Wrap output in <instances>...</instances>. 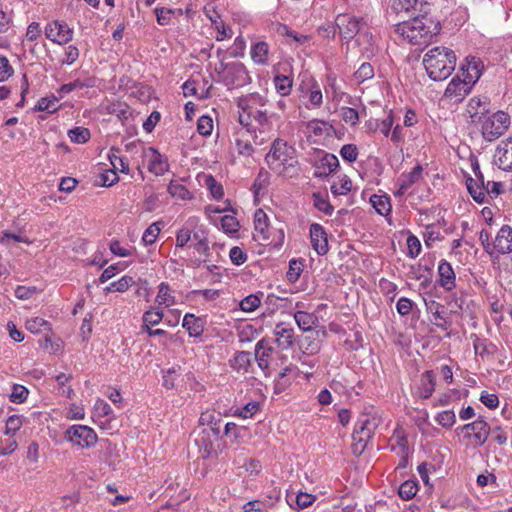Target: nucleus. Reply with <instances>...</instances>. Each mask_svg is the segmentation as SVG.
<instances>
[{"label": "nucleus", "mask_w": 512, "mask_h": 512, "mask_svg": "<svg viewBox=\"0 0 512 512\" xmlns=\"http://www.w3.org/2000/svg\"><path fill=\"white\" fill-rule=\"evenodd\" d=\"M312 198L313 205L318 211L329 216L333 214L334 207L331 205L326 195H323L320 192H315L312 194Z\"/></svg>", "instance_id": "obj_34"}, {"label": "nucleus", "mask_w": 512, "mask_h": 512, "mask_svg": "<svg viewBox=\"0 0 512 512\" xmlns=\"http://www.w3.org/2000/svg\"><path fill=\"white\" fill-rule=\"evenodd\" d=\"M340 155L344 160L354 162L358 157V149L354 144H345L340 150Z\"/></svg>", "instance_id": "obj_59"}, {"label": "nucleus", "mask_w": 512, "mask_h": 512, "mask_svg": "<svg viewBox=\"0 0 512 512\" xmlns=\"http://www.w3.org/2000/svg\"><path fill=\"white\" fill-rule=\"evenodd\" d=\"M436 378L432 370L421 374L419 384L416 387L415 395L422 399H428L435 391Z\"/></svg>", "instance_id": "obj_22"}, {"label": "nucleus", "mask_w": 512, "mask_h": 512, "mask_svg": "<svg viewBox=\"0 0 512 512\" xmlns=\"http://www.w3.org/2000/svg\"><path fill=\"white\" fill-rule=\"evenodd\" d=\"M436 422L444 428H451L456 422V415L452 410H445L437 414Z\"/></svg>", "instance_id": "obj_46"}, {"label": "nucleus", "mask_w": 512, "mask_h": 512, "mask_svg": "<svg viewBox=\"0 0 512 512\" xmlns=\"http://www.w3.org/2000/svg\"><path fill=\"white\" fill-rule=\"evenodd\" d=\"M417 491L418 483L413 480H407L400 485L398 494L401 499L408 501L416 496Z\"/></svg>", "instance_id": "obj_38"}, {"label": "nucleus", "mask_w": 512, "mask_h": 512, "mask_svg": "<svg viewBox=\"0 0 512 512\" xmlns=\"http://www.w3.org/2000/svg\"><path fill=\"white\" fill-rule=\"evenodd\" d=\"M267 99L259 93H250L240 97L237 106L242 111H248L253 117L266 110Z\"/></svg>", "instance_id": "obj_12"}, {"label": "nucleus", "mask_w": 512, "mask_h": 512, "mask_svg": "<svg viewBox=\"0 0 512 512\" xmlns=\"http://www.w3.org/2000/svg\"><path fill=\"white\" fill-rule=\"evenodd\" d=\"M144 158L148 161L149 172L156 176L164 175L169 170L167 158L161 155L155 148L150 147L144 151Z\"/></svg>", "instance_id": "obj_13"}, {"label": "nucleus", "mask_w": 512, "mask_h": 512, "mask_svg": "<svg viewBox=\"0 0 512 512\" xmlns=\"http://www.w3.org/2000/svg\"><path fill=\"white\" fill-rule=\"evenodd\" d=\"M205 185L209 189L213 198L220 199L223 197V187L215 180V178L212 175L205 176Z\"/></svg>", "instance_id": "obj_49"}, {"label": "nucleus", "mask_w": 512, "mask_h": 512, "mask_svg": "<svg viewBox=\"0 0 512 512\" xmlns=\"http://www.w3.org/2000/svg\"><path fill=\"white\" fill-rule=\"evenodd\" d=\"M274 84L278 93L282 96H287L291 92L293 80L289 76L276 75L274 77Z\"/></svg>", "instance_id": "obj_39"}, {"label": "nucleus", "mask_w": 512, "mask_h": 512, "mask_svg": "<svg viewBox=\"0 0 512 512\" xmlns=\"http://www.w3.org/2000/svg\"><path fill=\"white\" fill-rule=\"evenodd\" d=\"M418 0H394L392 4V10L395 13L410 12L416 10Z\"/></svg>", "instance_id": "obj_50"}, {"label": "nucleus", "mask_w": 512, "mask_h": 512, "mask_svg": "<svg viewBox=\"0 0 512 512\" xmlns=\"http://www.w3.org/2000/svg\"><path fill=\"white\" fill-rule=\"evenodd\" d=\"M261 303V298L258 294H250L242 299L239 303L240 309L244 312H253Z\"/></svg>", "instance_id": "obj_43"}, {"label": "nucleus", "mask_w": 512, "mask_h": 512, "mask_svg": "<svg viewBox=\"0 0 512 512\" xmlns=\"http://www.w3.org/2000/svg\"><path fill=\"white\" fill-rule=\"evenodd\" d=\"M218 434L219 430L213 427L204 428L200 432L195 442L199 447V452L201 453L202 458H210L213 455V453H215L213 440L211 439V436H214V438L216 439L218 437Z\"/></svg>", "instance_id": "obj_14"}, {"label": "nucleus", "mask_w": 512, "mask_h": 512, "mask_svg": "<svg viewBox=\"0 0 512 512\" xmlns=\"http://www.w3.org/2000/svg\"><path fill=\"white\" fill-rule=\"evenodd\" d=\"M65 438L81 448H90L97 442L95 431L85 425H73L65 433Z\"/></svg>", "instance_id": "obj_9"}, {"label": "nucleus", "mask_w": 512, "mask_h": 512, "mask_svg": "<svg viewBox=\"0 0 512 512\" xmlns=\"http://www.w3.org/2000/svg\"><path fill=\"white\" fill-rule=\"evenodd\" d=\"M379 424L380 419L374 415L364 414L358 418L352 434L354 454L361 455L364 452Z\"/></svg>", "instance_id": "obj_5"}, {"label": "nucleus", "mask_w": 512, "mask_h": 512, "mask_svg": "<svg viewBox=\"0 0 512 512\" xmlns=\"http://www.w3.org/2000/svg\"><path fill=\"white\" fill-rule=\"evenodd\" d=\"M119 153H120L119 148L112 147L110 149L108 157L111 162V165L115 171L119 170L123 173H128L129 172L128 161L125 158L121 157L119 155Z\"/></svg>", "instance_id": "obj_32"}, {"label": "nucleus", "mask_w": 512, "mask_h": 512, "mask_svg": "<svg viewBox=\"0 0 512 512\" xmlns=\"http://www.w3.org/2000/svg\"><path fill=\"white\" fill-rule=\"evenodd\" d=\"M192 239V231L189 227L181 228L176 234V247L183 248Z\"/></svg>", "instance_id": "obj_62"}, {"label": "nucleus", "mask_w": 512, "mask_h": 512, "mask_svg": "<svg viewBox=\"0 0 512 512\" xmlns=\"http://www.w3.org/2000/svg\"><path fill=\"white\" fill-rule=\"evenodd\" d=\"M70 140L74 143L83 144L90 139V131L85 127H75L68 131Z\"/></svg>", "instance_id": "obj_42"}, {"label": "nucleus", "mask_w": 512, "mask_h": 512, "mask_svg": "<svg viewBox=\"0 0 512 512\" xmlns=\"http://www.w3.org/2000/svg\"><path fill=\"white\" fill-rule=\"evenodd\" d=\"M438 284L443 289L451 291L456 287V276L452 265L442 259L438 265Z\"/></svg>", "instance_id": "obj_20"}, {"label": "nucleus", "mask_w": 512, "mask_h": 512, "mask_svg": "<svg viewBox=\"0 0 512 512\" xmlns=\"http://www.w3.org/2000/svg\"><path fill=\"white\" fill-rule=\"evenodd\" d=\"M168 192L172 197H177L182 200L190 199L192 197L190 191L184 185L174 182L169 184Z\"/></svg>", "instance_id": "obj_47"}, {"label": "nucleus", "mask_w": 512, "mask_h": 512, "mask_svg": "<svg viewBox=\"0 0 512 512\" xmlns=\"http://www.w3.org/2000/svg\"><path fill=\"white\" fill-rule=\"evenodd\" d=\"M466 185L468 192L470 193L474 201H476L479 204H482L486 201L485 187H482L479 184H477V181H474L473 178H468L466 180Z\"/></svg>", "instance_id": "obj_35"}, {"label": "nucleus", "mask_w": 512, "mask_h": 512, "mask_svg": "<svg viewBox=\"0 0 512 512\" xmlns=\"http://www.w3.org/2000/svg\"><path fill=\"white\" fill-rule=\"evenodd\" d=\"M495 163L502 170H512V136L497 147Z\"/></svg>", "instance_id": "obj_19"}, {"label": "nucleus", "mask_w": 512, "mask_h": 512, "mask_svg": "<svg viewBox=\"0 0 512 512\" xmlns=\"http://www.w3.org/2000/svg\"><path fill=\"white\" fill-rule=\"evenodd\" d=\"M472 85L465 78L455 76L448 84L445 90V97L461 101L468 93H470Z\"/></svg>", "instance_id": "obj_16"}, {"label": "nucleus", "mask_w": 512, "mask_h": 512, "mask_svg": "<svg viewBox=\"0 0 512 512\" xmlns=\"http://www.w3.org/2000/svg\"><path fill=\"white\" fill-rule=\"evenodd\" d=\"M221 226L226 233H235L239 229L238 221L231 215H225L222 217Z\"/></svg>", "instance_id": "obj_61"}, {"label": "nucleus", "mask_w": 512, "mask_h": 512, "mask_svg": "<svg viewBox=\"0 0 512 512\" xmlns=\"http://www.w3.org/2000/svg\"><path fill=\"white\" fill-rule=\"evenodd\" d=\"M466 62V65L461 66L462 76L473 86L480 78L484 65L476 57L467 58Z\"/></svg>", "instance_id": "obj_21"}, {"label": "nucleus", "mask_w": 512, "mask_h": 512, "mask_svg": "<svg viewBox=\"0 0 512 512\" xmlns=\"http://www.w3.org/2000/svg\"><path fill=\"white\" fill-rule=\"evenodd\" d=\"M94 85H95L94 78H86L84 80L76 79L70 83L61 85L60 88L57 90V93L59 95V98H63L66 94H69L70 92H72L74 90L91 88Z\"/></svg>", "instance_id": "obj_27"}, {"label": "nucleus", "mask_w": 512, "mask_h": 512, "mask_svg": "<svg viewBox=\"0 0 512 512\" xmlns=\"http://www.w3.org/2000/svg\"><path fill=\"white\" fill-rule=\"evenodd\" d=\"M259 403L256 401H251L247 403L244 407L239 408L235 411V415L242 417L244 419L251 418L256 412L259 411Z\"/></svg>", "instance_id": "obj_54"}, {"label": "nucleus", "mask_w": 512, "mask_h": 512, "mask_svg": "<svg viewBox=\"0 0 512 512\" xmlns=\"http://www.w3.org/2000/svg\"><path fill=\"white\" fill-rule=\"evenodd\" d=\"M235 368L238 370L247 371L251 363V354L246 351H240L234 358Z\"/></svg>", "instance_id": "obj_56"}, {"label": "nucleus", "mask_w": 512, "mask_h": 512, "mask_svg": "<svg viewBox=\"0 0 512 512\" xmlns=\"http://www.w3.org/2000/svg\"><path fill=\"white\" fill-rule=\"evenodd\" d=\"M272 351L273 349L271 347L265 346V341L263 339L258 341L255 346V359L259 368L266 376L270 375L269 358L271 357Z\"/></svg>", "instance_id": "obj_24"}, {"label": "nucleus", "mask_w": 512, "mask_h": 512, "mask_svg": "<svg viewBox=\"0 0 512 512\" xmlns=\"http://www.w3.org/2000/svg\"><path fill=\"white\" fill-rule=\"evenodd\" d=\"M472 337L475 354L482 360L493 358L497 352V346L486 338H480L477 335H472Z\"/></svg>", "instance_id": "obj_23"}, {"label": "nucleus", "mask_w": 512, "mask_h": 512, "mask_svg": "<svg viewBox=\"0 0 512 512\" xmlns=\"http://www.w3.org/2000/svg\"><path fill=\"white\" fill-rule=\"evenodd\" d=\"M161 222L152 223L143 233L142 243L145 246L152 245L156 242L161 231Z\"/></svg>", "instance_id": "obj_41"}, {"label": "nucleus", "mask_w": 512, "mask_h": 512, "mask_svg": "<svg viewBox=\"0 0 512 512\" xmlns=\"http://www.w3.org/2000/svg\"><path fill=\"white\" fill-rule=\"evenodd\" d=\"M229 257L231 262L237 266L244 264L247 260V254L238 246L230 249Z\"/></svg>", "instance_id": "obj_63"}, {"label": "nucleus", "mask_w": 512, "mask_h": 512, "mask_svg": "<svg viewBox=\"0 0 512 512\" xmlns=\"http://www.w3.org/2000/svg\"><path fill=\"white\" fill-rule=\"evenodd\" d=\"M460 429L465 433V437L473 438L475 446L484 445L490 434V426L481 417L471 423L463 425Z\"/></svg>", "instance_id": "obj_10"}, {"label": "nucleus", "mask_w": 512, "mask_h": 512, "mask_svg": "<svg viewBox=\"0 0 512 512\" xmlns=\"http://www.w3.org/2000/svg\"><path fill=\"white\" fill-rule=\"evenodd\" d=\"M267 220H268V217L264 213V211L261 209H258L254 215L255 230L259 231L261 234H264L268 228Z\"/></svg>", "instance_id": "obj_58"}, {"label": "nucleus", "mask_w": 512, "mask_h": 512, "mask_svg": "<svg viewBox=\"0 0 512 512\" xmlns=\"http://www.w3.org/2000/svg\"><path fill=\"white\" fill-rule=\"evenodd\" d=\"M439 30V22L426 16H416L409 21H402L396 24L394 29L403 40L413 45L428 43Z\"/></svg>", "instance_id": "obj_1"}, {"label": "nucleus", "mask_w": 512, "mask_h": 512, "mask_svg": "<svg viewBox=\"0 0 512 512\" xmlns=\"http://www.w3.org/2000/svg\"><path fill=\"white\" fill-rule=\"evenodd\" d=\"M410 274L411 278L421 281L423 287H427L431 282L432 270L427 266H412Z\"/></svg>", "instance_id": "obj_31"}, {"label": "nucleus", "mask_w": 512, "mask_h": 512, "mask_svg": "<svg viewBox=\"0 0 512 512\" xmlns=\"http://www.w3.org/2000/svg\"><path fill=\"white\" fill-rule=\"evenodd\" d=\"M466 112L473 123H478L482 121L483 117H485L489 113V102L487 98H471L467 105Z\"/></svg>", "instance_id": "obj_18"}, {"label": "nucleus", "mask_w": 512, "mask_h": 512, "mask_svg": "<svg viewBox=\"0 0 512 512\" xmlns=\"http://www.w3.org/2000/svg\"><path fill=\"white\" fill-rule=\"evenodd\" d=\"M50 324L41 317H34L28 319L26 322V328L32 333H40L44 330L50 329Z\"/></svg>", "instance_id": "obj_44"}, {"label": "nucleus", "mask_w": 512, "mask_h": 512, "mask_svg": "<svg viewBox=\"0 0 512 512\" xmlns=\"http://www.w3.org/2000/svg\"><path fill=\"white\" fill-rule=\"evenodd\" d=\"M423 65L432 80L442 81L448 78L454 71L456 56L453 50L437 46L425 54Z\"/></svg>", "instance_id": "obj_2"}, {"label": "nucleus", "mask_w": 512, "mask_h": 512, "mask_svg": "<svg viewBox=\"0 0 512 512\" xmlns=\"http://www.w3.org/2000/svg\"><path fill=\"white\" fill-rule=\"evenodd\" d=\"M370 202L376 212L382 216H386L391 211L390 198L387 195H372Z\"/></svg>", "instance_id": "obj_30"}, {"label": "nucleus", "mask_w": 512, "mask_h": 512, "mask_svg": "<svg viewBox=\"0 0 512 512\" xmlns=\"http://www.w3.org/2000/svg\"><path fill=\"white\" fill-rule=\"evenodd\" d=\"M156 302L159 305H164L166 307L172 306L175 304V297L171 294L170 287L168 283L162 282L158 286V293L156 296Z\"/></svg>", "instance_id": "obj_33"}, {"label": "nucleus", "mask_w": 512, "mask_h": 512, "mask_svg": "<svg viewBox=\"0 0 512 512\" xmlns=\"http://www.w3.org/2000/svg\"><path fill=\"white\" fill-rule=\"evenodd\" d=\"M339 167L338 158L331 153H325L320 159L315 162L314 177L325 178L331 173L335 172Z\"/></svg>", "instance_id": "obj_17"}, {"label": "nucleus", "mask_w": 512, "mask_h": 512, "mask_svg": "<svg viewBox=\"0 0 512 512\" xmlns=\"http://www.w3.org/2000/svg\"><path fill=\"white\" fill-rule=\"evenodd\" d=\"M45 36L54 43L64 45L72 40L73 30L67 23L55 20L46 25Z\"/></svg>", "instance_id": "obj_11"}, {"label": "nucleus", "mask_w": 512, "mask_h": 512, "mask_svg": "<svg viewBox=\"0 0 512 512\" xmlns=\"http://www.w3.org/2000/svg\"><path fill=\"white\" fill-rule=\"evenodd\" d=\"M58 100H59V98H57V97L41 98L36 105V109L38 111H47L49 113H53V112L57 111V109H58V105H57Z\"/></svg>", "instance_id": "obj_51"}, {"label": "nucleus", "mask_w": 512, "mask_h": 512, "mask_svg": "<svg viewBox=\"0 0 512 512\" xmlns=\"http://www.w3.org/2000/svg\"><path fill=\"white\" fill-rule=\"evenodd\" d=\"M426 306L427 310L432 313L434 317V324L441 329H446L448 322L444 314L439 310L441 305L435 301H431L430 303H426Z\"/></svg>", "instance_id": "obj_37"}, {"label": "nucleus", "mask_w": 512, "mask_h": 512, "mask_svg": "<svg viewBox=\"0 0 512 512\" xmlns=\"http://www.w3.org/2000/svg\"><path fill=\"white\" fill-rule=\"evenodd\" d=\"M265 161L271 170L283 174L287 168L294 167L297 163L295 149L283 139L277 138L266 154Z\"/></svg>", "instance_id": "obj_4"}, {"label": "nucleus", "mask_w": 512, "mask_h": 512, "mask_svg": "<svg viewBox=\"0 0 512 512\" xmlns=\"http://www.w3.org/2000/svg\"><path fill=\"white\" fill-rule=\"evenodd\" d=\"M268 56V45L265 42H257L251 48V57L257 64H265Z\"/></svg>", "instance_id": "obj_36"}, {"label": "nucleus", "mask_w": 512, "mask_h": 512, "mask_svg": "<svg viewBox=\"0 0 512 512\" xmlns=\"http://www.w3.org/2000/svg\"><path fill=\"white\" fill-rule=\"evenodd\" d=\"M294 319L298 327L303 331H311L318 322L317 316L305 311L295 312Z\"/></svg>", "instance_id": "obj_28"}, {"label": "nucleus", "mask_w": 512, "mask_h": 512, "mask_svg": "<svg viewBox=\"0 0 512 512\" xmlns=\"http://www.w3.org/2000/svg\"><path fill=\"white\" fill-rule=\"evenodd\" d=\"M342 120L352 126L356 125L359 121V115L357 110L351 107H343L341 109Z\"/></svg>", "instance_id": "obj_60"}, {"label": "nucleus", "mask_w": 512, "mask_h": 512, "mask_svg": "<svg viewBox=\"0 0 512 512\" xmlns=\"http://www.w3.org/2000/svg\"><path fill=\"white\" fill-rule=\"evenodd\" d=\"M23 422L20 416L12 415L10 416L5 425V434L8 436H14L15 433L20 430Z\"/></svg>", "instance_id": "obj_53"}, {"label": "nucleus", "mask_w": 512, "mask_h": 512, "mask_svg": "<svg viewBox=\"0 0 512 512\" xmlns=\"http://www.w3.org/2000/svg\"><path fill=\"white\" fill-rule=\"evenodd\" d=\"M494 229L489 223V228L480 231L479 240L483 249L489 254H508L512 252V228L509 225H503L497 230L494 238L492 237Z\"/></svg>", "instance_id": "obj_3"}, {"label": "nucleus", "mask_w": 512, "mask_h": 512, "mask_svg": "<svg viewBox=\"0 0 512 512\" xmlns=\"http://www.w3.org/2000/svg\"><path fill=\"white\" fill-rule=\"evenodd\" d=\"M163 319V312L157 309H150L143 314V325L152 327L158 325Z\"/></svg>", "instance_id": "obj_45"}, {"label": "nucleus", "mask_w": 512, "mask_h": 512, "mask_svg": "<svg viewBox=\"0 0 512 512\" xmlns=\"http://www.w3.org/2000/svg\"><path fill=\"white\" fill-rule=\"evenodd\" d=\"M213 130V121L209 116H201L197 122V131L203 136L210 135Z\"/></svg>", "instance_id": "obj_57"}, {"label": "nucleus", "mask_w": 512, "mask_h": 512, "mask_svg": "<svg viewBox=\"0 0 512 512\" xmlns=\"http://www.w3.org/2000/svg\"><path fill=\"white\" fill-rule=\"evenodd\" d=\"M335 23L339 34L347 42L352 40L366 26L362 18L347 13L339 14L336 17Z\"/></svg>", "instance_id": "obj_8"}, {"label": "nucleus", "mask_w": 512, "mask_h": 512, "mask_svg": "<svg viewBox=\"0 0 512 512\" xmlns=\"http://www.w3.org/2000/svg\"><path fill=\"white\" fill-rule=\"evenodd\" d=\"M219 74H222L221 81L229 89L243 87L251 82V78L245 65L241 62L220 63V70L216 68Z\"/></svg>", "instance_id": "obj_6"}, {"label": "nucleus", "mask_w": 512, "mask_h": 512, "mask_svg": "<svg viewBox=\"0 0 512 512\" xmlns=\"http://www.w3.org/2000/svg\"><path fill=\"white\" fill-rule=\"evenodd\" d=\"M423 167L416 165L412 171L408 173H402L398 178L397 183H402V188L409 189L413 184L419 182L422 178Z\"/></svg>", "instance_id": "obj_29"}, {"label": "nucleus", "mask_w": 512, "mask_h": 512, "mask_svg": "<svg viewBox=\"0 0 512 512\" xmlns=\"http://www.w3.org/2000/svg\"><path fill=\"white\" fill-rule=\"evenodd\" d=\"M309 127L312 129L316 136L330 135V131L333 130V126L329 125L324 121L313 120L310 122Z\"/></svg>", "instance_id": "obj_55"}, {"label": "nucleus", "mask_w": 512, "mask_h": 512, "mask_svg": "<svg viewBox=\"0 0 512 512\" xmlns=\"http://www.w3.org/2000/svg\"><path fill=\"white\" fill-rule=\"evenodd\" d=\"M302 271V263L297 260H291L289 263V270L287 272V279L290 282H296Z\"/></svg>", "instance_id": "obj_64"}, {"label": "nucleus", "mask_w": 512, "mask_h": 512, "mask_svg": "<svg viewBox=\"0 0 512 512\" xmlns=\"http://www.w3.org/2000/svg\"><path fill=\"white\" fill-rule=\"evenodd\" d=\"M310 240L313 249L318 255H325L328 250L327 233L324 227L318 223H313L310 226Z\"/></svg>", "instance_id": "obj_15"}, {"label": "nucleus", "mask_w": 512, "mask_h": 512, "mask_svg": "<svg viewBox=\"0 0 512 512\" xmlns=\"http://www.w3.org/2000/svg\"><path fill=\"white\" fill-rule=\"evenodd\" d=\"M274 114L268 115L267 110L258 113V115L254 116L253 119L257 123V127L260 133H268L272 131V122L271 119L274 117Z\"/></svg>", "instance_id": "obj_40"}, {"label": "nucleus", "mask_w": 512, "mask_h": 512, "mask_svg": "<svg viewBox=\"0 0 512 512\" xmlns=\"http://www.w3.org/2000/svg\"><path fill=\"white\" fill-rule=\"evenodd\" d=\"M359 82L371 79L374 76V68L370 63L364 62L354 74Z\"/></svg>", "instance_id": "obj_52"}, {"label": "nucleus", "mask_w": 512, "mask_h": 512, "mask_svg": "<svg viewBox=\"0 0 512 512\" xmlns=\"http://www.w3.org/2000/svg\"><path fill=\"white\" fill-rule=\"evenodd\" d=\"M182 326L187 330L191 337H199L204 332L202 320L194 314L187 313L184 316Z\"/></svg>", "instance_id": "obj_26"}, {"label": "nucleus", "mask_w": 512, "mask_h": 512, "mask_svg": "<svg viewBox=\"0 0 512 512\" xmlns=\"http://www.w3.org/2000/svg\"><path fill=\"white\" fill-rule=\"evenodd\" d=\"M482 135L487 141H494L498 139L510 126V116L503 112L498 111L492 115H486L482 121Z\"/></svg>", "instance_id": "obj_7"}, {"label": "nucleus", "mask_w": 512, "mask_h": 512, "mask_svg": "<svg viewBox=\"0 0 512 512\" xmlns=\"http://www.w3.org/2000/svg\"><path fill=\"white\" fill-rule=\"evenodd\" d=\"M274 334L279 347L288 349L292 346L294 339V330L292 327L285 323H278L275 326Z\"/></svg>", "instance_id": "obj_25"}, {"label": "nucleus", "mask_w": 512, "mask_h": 512, "mask_svg": "<svg viewBox=\"0 0 512 512\" xmlns=\"http://www.w3.org/2000/svg\"><path fill=\"white\" fill-rule=\"evenodd\" d=\"M28 394L29 391L25 386L14 384L10 394V401L17 404L23 403L27 399Z\"/></svg>", "instance_id": "obj_48"}]
</instances>
